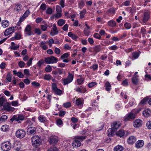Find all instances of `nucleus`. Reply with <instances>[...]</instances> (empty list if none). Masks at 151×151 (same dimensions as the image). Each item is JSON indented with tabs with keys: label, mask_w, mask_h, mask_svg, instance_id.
Instances as JSON below:
<instances>
[{
	"label": "nucleus",
	"mask_w": 151,
	"mask_h": 151,
	"mask_svg": "<svg viewBox=\"0 0 151 151\" xmlns=\"http://www.w3.org/2000/svg\"><path fill=\"white\" fill-rule=\"evenodd\" d=\"M52 29V30H51L50 32V34L51 36H53L58 34V32L57 30V28L55 24H53Z\"/></svg>",
	"instance_id": "16"
},
{
	"label": "nucleus",
	"mask_w": 151,
	"mask_h": 151,
	"mask_svg": "<svg viewBox=\"0 0 151 151\" xmlns=\"http://www.w3.org/2000/svg\"><path fill=\"white\" fill-rule=\"evenodd\" d=\"M25 65V63L23 61H21L18 63V65L21 68H23Z\"/></svg>",
	"instance_id": "48"
},
{
	"label": "nucleus",
	"mask_w": 151,
	"mask_h": 151,
	"mask_svg": "<svg viewBox=\"0 0 151 151\" xmlns=\"http://www.w3.org/2000/svg\"><path fill=\"white\" fill-rule=\"evenodd\" d=\"M24 75L29 76V70L28 69H25L24 70Z\"/></svg>",
	"instance_id": "55"
},
{
	"label": "nucleus",
	"mask_w": 151,
	"mask_h": 151,
	"mask_svg": "<svg viewBox=\"0 0 151 151\" xmlns=\"http://www.w3.org/2000/svg\"><path fill=\"white\" fill-rule=\"evenodd\" d=\"M144 144V142L143 140H139L135 144L136 147L138 148H139L142 147Z\"/></svg>",
	"instance_id": "21"
},
{
	"label": "nucleus",
	"mask_w": 151,
	"mask_h": 151,
	"mask_svg": "<svg viewBox=\"0 0 151 151\" xmlns=\"http://www.w3.org/2000/svg\"><path fill=\"white\" fill-rule=\"evenodd\" d=\"M22 147L21 144L20 142H17L15 143L14 146V149L17 151H19Z\"/></svg>",
	"instance_id": "20"
},
{
	"label": "nucleus",
	"mask_w": 151,
	"mask_h": 151,
	"mask_svg": "<svg viewBox=\"0 0 151 151\" xmlns=\"http://www.w3.org/2000/svg\"><path fill=\"white\" fill-rule=\"evenodd\" d=\"M45 25H41V28L43 31H46L47 28V24L45 23Z\"/></svg>",
	"instance_id": "38"
},
{
	"label": "nucleus",
	"mask_w": 151,
	"mask_h": 151,
	"mask_svg": "<svg viewBox=\"0 0 151 151\" xmlns=\"http://www.w3.org/2000/svg\"><path fill=\"white\" fill-rule=\"evenodd\" d=\"M14 27L9 28L6 30L4 32V35L6 36L11 34L14 32Z\"/></svg>",
	"instance_id": "14"
},
{
	"label": "nucleus",
	"mask_w": 151,
	"mask_h": 151,
	"mask_svg": "<svg viewBox=\"0 0 151 151\" xmlns=\"http://www.w3.org/2000/svg\"><path fill=\"white\" fill-rule=\"evenodd\" d=\"M9 126L7 125H4L2 126L1 129L4 132H6L8 131Z\"/></svg>",
	"instance_id": "32"
},
{
	"label": "nucleus",
	"mask_w": 151,
	"mask_h": 151,
	"mask_svg": "<svg viewBox=\"0 0 151 151\" xmlns=\"http://www.w3.org/2000/svg\"><path fill=\"white\" fill-rule=\"evenodd\" d=\"M57 124L58 125H61L63 123V122L61 119H59L57 120Z\"/></svg>",
	"instance_id": "56"
},
{
	"label": "nucleus",
	"mask_w": 151,
	"mask_h": 151,
	"mask_svg": "<svg viewBox=\"0 0 151 151\" xmlns=\"http://www.w3.org/2000/svg\"><path fill=\"white\" fill-rule=\"evenodd\" d=\"M16 136L20 138H22L25 135V132L22 129H19L16 132Z\"/></svg>",
	"instance_id": "7"
},
{
	"label": "nucleus",
	"mask_w": 151,
	"mask_h": 151,
	"mask_svg": "<svg viewBox=\"0 0 151 151\" xmlns=\"http://www.w3.org/2000/svg\"><path fill=\"white\" fill-rule=\"evenodd\" d=\"M137 139L135 137L133 136H130L127 139V141L129 144H133L136 141Z\"/></svg>",
	"instance_id": "19"
},
{
	"label": "nucleus",
	"mask_w": 151,
	"mask_h": 151,
	"mask_svg": "<svg viewBox=\"0 0 151 151\" xmlns=\"http://www.w3.org/2000/svg\"><path fill=\"white\" fill-rule=\"evenodd\" d=\"M2 26L4 28H6L9 25V22L7 20H3L1 23Z\"/></svg>",
	"instance_id": "29"
},
{
	"label": "nucleus",
	"mask_w": 151,
	"mask_h": 151,
	"mask_svg": "<svg viewBox=\"0 0 151 151\" xmlns=\"http://www.w3.org/2000/svg\"><path fill=\"white\" fill-rule=\"evenodd\" d=\"M64 72V70L63 69L59 68L57 70V74H58V76H57V79L58 80H60L61 79V77L59 76V75H62L63 74V73Z\"/></svg>",
	"instance_id": "25"
},
{
	"label": "nucleus",
	"mask_w": 151,
	"mask_h": 151,
	"mask_svg": "<svg viewBox=\"0 0 151 151\" xmlns=\"http://www.w3.org/2000/svg\"><path fill=\"white\" fill-rule=\"evenodd\" d=\"M109 50H115L118 48V47L116 45L112 46L109 47Z\"/></svg>",
	"instance_id": "51"
},
{
	"label": "nucleus",
	"mask_w": 151,
	"mask_h": 151,
	"mask_svg": "<svg viewBox=\"0 0 151 151\" xmlns=\"http://www.w3.org/2000/svg\"><path fill=\"white\" fill-rule=\"evenodd\" d=\"M124 27L126 28V29H129L131 27V24L129 23L128 22H126L124 25Z\"/></svg>",
	"instance_id": "35"
},
{
	"label": "nucleus",
	"mask_w": 151,
	"mask_h": 151,
	"mask_svg": "<svg viewBox=\"0 0 151 151\" xmlns=\"http://www.w3.org/2000/svg\"><path fill=\"white\" fill-rule=\"evenodd\" d=\"M32 145L34 147L37 148L42 143V139L40 137L37 135L33 136L31 138Z\"/></svg>",
	"instance_id": "1"
},
{
	"label": "nucleus",
	"mask_w": 151,
	"mask_h": 151,
	"mask_svg": "<svg viewBox=\"0 0 151 151\" xmlns=\"http://www.w3.org/2000/svg\"><path fill=\"white\" fill-rule=\"evenodd\" d=\"M90 32V27L87 25V23H85L83 30V33L84 35L86 36H88L89 35Z\"/></svg>",
	"instance_id": "11"
},
{
	"label": "nucleus",
	"mask_w": 151,
	"mask_h": 151,
	"mask_svg": "<svg viewBox=\"0 0 151 151\" xmlns=\"http://www.w3.org/2000/svg\"><path fill=\"white\" fill-rule=\"evenodd\" d=\"M124 149L123 147L121 145H117L114 148V151H123Z\"/></svg>",
	"instance_id": "26"
},
{
	"label": "nucleus",
	"mask_w": 151,
	"mask_h": 151,
	"mask_svg": "<svg viewBox=\"0 0 151 151\" xmlns=\"http://www.w3.org/2000/svg\"><path fill=\"white\" fill-rule=\"evenodd\" d=\"M32 27L30 25H27L25 28L24 29V32L25 34L29 36H30L32 34V32L31 31Z\"/></svg>",
	"instance_id": "12"
},
{
	"label": "nucleus",
	"mask_w": 151,
	"mask_h": 151,
	"mask_svg": "<svg viewBox=\"0 0 151 151\" xmlns=\"http://www.w3.org/2000/svg\"><path fill=\"white\" fill-rule=\"evenodd\" d=\"M68 25L67 24H65L63 27L62 29L65 31H66L68 30Z\"/></svg>",
	"instance_id": "63"
},
{
	"label": "nucleus",
	"mask_w": 151,
	"mask_h": 151,
	"mask_svg": "<svg viewBox=\"0 0 151 151\" xmlns=\"http://www.w3.org/2000/svg\"><path fill=\"white\" fill-rule=\"evenodd\" d=\"M106 89L107 91H109L111 89V85L108 81L106 82L105 84Z\"/></svg>",
	"instance_id": "30"
},
{
	"label": "nucleus",
	"mask_w": 151,
	"mask_h": 151,
	"mask_svg": "<svg viewBox=\"0 0 151 151\" xmlns=\"http://www.w3.org/2000/svg\"><path fill=\"white\" fill-rule=\"evenodd\" d=\"M140 33L143 35L145 36L147 33L146 29L144 27H142L141 29Z\"/></svg>",
	"instance_id": "39"
},
{
	"label": "nucleus",
	"mask_w": 151,
	"mask_h": 151,
	"mask_svg": "<svg viewBox=\"0 0 151 151\" xmlns=\"http://www.w3.org/2000/svg\"><path fill=\"white\" fill-rule=\"evenodd\" d=\"M52 70V68L49 65H47L45 69V71L48 72H51Z\"/></svg>",
	"instance_id": "43"
},
{
	"label": "nucleus",
	"mask_w": 151,
	"mask_h": 151,
	"mask_svg": "<svg viewBox=\"0 0 151 151\" xmlns=\"http://www.w3.org/2000/svg\"><path fill=\"white\" fill-rule=\"evenodd\" d=\"M17 75L18 77L20 78H22L24 77V75L23 73L20 71L18 72L17 73Z\"/></svg>",
	"instance_id": "53"
},
{
	"label": "nucleus",
	"mask_w": 151,
	"mask_h": 151,
	"mask_svg": "<svg viewBox=\"0 0 151 151\" xmlns=\"http://www.w3.org/2000/svg\"><path fill=\"white\" fill-rule=\"evenodd\" d=\"M54 91L55 93L58 95H60L62 93L61 90L58 88L56 89Z\"/></svg>",
	"instance_id": "44"
},
{
	"label": "nucleus",
	"mask_w": 151,
	"mask_h": 151,
	"mask_svg": "<svg viewBox=\"0 0 151 151\" xmlns=\"http://www.w3.org/2000/svg\"><path fill=\"white\" fill-rule=\"evenodd\" d=\"M65 114V111H60L59 114V116L61 117H63L64 115Z\"/></svg>",
	"instance_id": "61"
},
{
	"label": "nucleus",
	"mask_w": 151,
	"mask_h": 151,
	"mask_svg": "<svg viewBox=\"0 0 151 151\" xmlns=\"http://www.w3.org/2000/svg\"><path fill=\"white\" fill-rule=\"evenodd\" d=\"M122 84L123 86H127L128 84L127 80V79H125V80L124 81L122 82Z\"/></svg>",
	"instance_id": "60"
},
{
	"label": "nucleus",
	"mask_w": 151,
	"mask_h": 151,
	"mask_svg": "<svg viewBox=\"0 0 151 151\" xmlns=\"http://www.w3.org/2000/svg\"><path fill=\"white\" fill-rule=\"evenodd\" d=\"M51 78V76L49 74L45 75L44 76V79L47 81L50 80Z\"/></svg>",
	"instance_id": "37"
},
{
	"label": "nucleus",
	"mask_w": 151,
	"mask_h": 151,
	"mask_svg": "<svg viewBox=\"0 0 151 151\" xmlns=\"http://www.w3.org/2000/svg\"><path fill=\"white\" fill-rule=\"evenodd\" d=\"M68 76L65 78L63 79V83L64 85H65L68 84V83H71L73 80L74 76L72 74L70 73H68Z\"/></svg>",
	"instance_id": "3"
},
{
	"label": "nucleus",
	"mask_w": 151,
	"mask_h": 151,
	"mask_svg": "<svg viewBox=\"0 0 151 151\" xmlns=\"http://www.w3.org/2000/svg\"><path fill=\"white\" fill-rule=\"evenodd\" d=\"M16 6L15 8L14 9V10L17 12H19L20 11V8L21 7V5L20 4H18L16 5Z\"/></svg>",
	"instance_id": "34"
},
{
	"label": "nucleus",
	"mask_w": 151,
	"mask_h": 151,
	"mask_svg": "<svg viewBox=\"0 0 151 151\" xmlns=\"http://www.w3.org/2000/svg\"><path fill=\"white\" fill-rule=\"evenodd\" d=\"M6 79L9 82H10L11 81L12 77L11 76L10 73H9L7 74Z\"/></svg>",
	"instance_id": "46"
},
{
	"label": "nucleus",
	"mask_w": 151,
	"mask_h": 151,
	"mask_svg": "<svg viewBox=\"0 0 151 151\" xmlns=\"http://www.w3.org/2000/svg\"><path fill=\"white\" fill-rule=\"evenodd\" d=\"M108 25L111 27H115L116 24V22L114 20H110L108 22Z\"/></svg>",
	"instance_id": "28"
},
{
	"label": "nucleus",
	"mask_w": 151,
	"mask_h": 151,
	"mask_svg": "<svg viewBox=\"0 0 151 151\" xmlns=\"http://www.w3.org/2000/svg\"><path fill=\"white\" fill-rule=\"evenodd\" d=\"M11 144L10 142H7L1 144V149L4 151H9L11 148Z\"/></svg>",
	"instance_id": "4"
},
{
	"label": "nucleus",
	"mask_w": 151,
	"mask_h": 151,
	"mask_svg": "<svg viewBox=\"0 0 151 151\" xmlns=\"http://www.w3.org/2000/svg\"><path fill=\"white\" fill-rule=\"evenodd\" d=\"M86 137V136H77L75 137V140L72 143V146L73 147H78L81 146L80 142L76 139H78L80 141H82Z\"/></svg>",
	"instance_id": "2"
},
{
	"label": "nucleus",
	"mask_w": 151,
	"mask_h": 151,
	"mask_svg": "<svg viewBox=\"0 0 151 151\" xmlns=\"http://www.w3.org/2000/svg\"><path fill=\"white\" fill-rule=\"evenodd\" d=\"M139 75H137V76H134L132 78V83L135 84L137 85L138 82V77Z\"/></svg>",
	"instance_id": "24"
},
{
	"label": "nucleus",
	"mask_w": 151,
	"mask_h": 151,
	"mask_svg": "<svg viewBox=\"0 0 151 151\" xmlns=\"http://www.w3.org/2000/svg\"><path fill=\"white\" fill-rule=\"evenodd\" d=\"M116 131L112 127L111 128L109 129L107 131V134L108 136H110L113 135L114 133Z\"/></svg>",
	"instance_id": "23"
},
{
	"label": "nucleus",
	"mask_w": 151,
	"mask_h": 151,
	"mask_svg": "<svg viewBox=\"0 0 151 151\" xmlns=\"http://www.w3.org/2000/svg\"><path fill=\"white\" fill-rule=\"evenodd\" d=\"M65 23L64 20L63 19H60L58 20L57 22L58 25L60 26H63Z\"/></svg>",
	"instance_id": "33"
},
{
	"label": "nucleus",
	"mask_w": 151,
	"mask_h": 151,
	"mask_svg": "<svg viewBox=\"0 0 151 151\" xmlns=\"http://www.w3.org/2000/svg\"><path fill=\"white\" fill-rule=\"evenodd\" d=\"M76 103L77 105L78 106L82 104L83 102L80 99L78 98L76 99Z\"/></svg>",
	"instance_id": "40"
},
{
	"label": "nucleus",
	"mask_w": 151,
	"mask_h": 151,
	"mask_svg": "<svg viewBox=\"0 0 151 151\" xmlns=\"http://www.w3.org/2000/svg\"><path fill=\"white\" fill-rule=\"evenodd\" d=\"M29 13L30 12L29 10H27L24 13V14L23 15V17H24L26 18L28 16V15L29 14Z\"/></svg>",
	"instance_id": "57"
},
{
	"label": "nucleus",
	"mask_w": 151,
	"mask_h": 151,
	"mask_svg": "<svg viewBox=\"0 0 151 151\" xmlns=\"http://www.w3.org/2000/svg\"><path fill=\"white\" fill-rule=\"evenodd\" d=\"M8 117L6 115H3L0 118V122H3L6 121Z\"/></svg>",
	"instance_id": "36"
},
{
	"label": "nucleus",
	"mask_w": 151,
	"mask_h": 151,
	"mask_svg": "<svg viewBox=\"0 0 151 151\" xmlns=\"http://www.w3.org/2000/svg\"><path fill=\"white\" fill-rule=\"evenodd\" d=\"M48 141L50 144L54 145L58 142V139L56 137L51 136L48 139Z\"/></svg>",
	"instance_id": "8"
},
{
	"label": "nucleus",
	"mask_w": 151,
	"mask_h": 151,
	"mask_svg": "<svg viewBox=\"0 0 151 151\" xmlns=\"http://www.w3.org/2000/svg\"><path fill=\"white\" fill-rule=\"evenodd\" d=\"M132 55L133 58H134V59L137 58L139 56V54L137 52H133Z\"/></svg>",
	"instance_id": "42"
},
{
	"label": "nucleus",
	"mask_w": 151,
	"mask_h": 151,
	"mask_svg": "<svg viewBox=\"0 0 151 151\" xmlns=\"http://www.w3.org/2000/svg\"><path fill=\"white\" fill-rule=\"evenodd\" d=\"M148 98H145L143 99L140 102V104H143L146 103V102L148 100Z\"/></svg>",
	"instance_id": "50"
},
{
	"label": "nucleus",
	"mask_w": 151,
	"mask_h": 151,
	"mask_svg": "<svg viewBox=\"0 0 151 151\" xmlns=\"http://www.w3.org/2000/svg\"><path fill=\"white\" fill-rule=\"evenodd\" d=\"M133 124L135 127H141L142 124V121L140 119H137L133 123Z\"/></svg>",
	"instance_id": "15"
},
{
	"label": "nucleus",
	"mask_w": 151,
	"mask_h": 151,
	"mask_svg": "<svg viewBox=\"0 0 151 151\" xmlns=\"http://www.w3.org/2000/svg\"><path fill=\"white\" fill-rule=\"evenodd\" d=\"M32 60L33 58H32L29 59V61L27 63V64L28 66H29L32 64Z\"/></svg>",
	"instance_id": "62"
},
{
	"label": "nucleus",
	"mask_w": 151,
	"mask_h": 151,
	"mask_svg": "<svg viewBox=\"0 0 151 151\" xmlns=\"http://www.w3.org/2000/svg\"><path fill=\"white\" fill-rule=\"evenodd\" d=\"M3 106L4 109L8 111H14L15 109L14 107H11L8 102H6Z\"/></svg>",
	"instance_id": "10"
},
{
	"label": "nucleus",
	"mask_w": 151,
	"mask_h": 151,
	"mask_svg": "<svg viewBox=\"0 0 151 151\" xmlns=\"http://www.w3.org/2000/svg\"><path fill=\"white\" fill-rule=\"evenodd\" d=\"M147 127L149 129H151V121H148L146 124Z\"/></svg>",
	"instance_id": "58"
},
{
	"label": "nucleus",
	"mask_w": 151,
	"mask_h": 151,
	"mask_svg": "<svg viewBox=\"0 0 151 151\" xmlns=\"http://www.w3.org/2000/svg\"><path fill=\"white\" fill-rule=\"evenodd\" d=\"M44 60H41L39 61L37 63V64L39 67L41 66V65L43 63Z\"/></svg>",
	"instance_id": "59"
},
{
	"label": "nucleus",
	"mask_w": 151,
	"mask_h": 151,
	"mask_svg": "<svg viewBox=\"0 0 151 151\" xmlns=\"http://www.w3.org/2000/svg\"><path fill=\"white\" fill-rule=\"evenodd\" d=\"M27 133L30 135H33L36 132V128L35 127H31L27 129Z\"/></svg>",
	"instance_id": "13"
},
{
	"label": "nucleus",
	"mask_w": 151,
	"mask_h": 151,
	"mask_svg": "<svg viewBox=\"0 0 151 151\" xmlns=\"http://www.w3.org/2000/svg\"><path fill=\"white\" fill-rule=\"evenodd\" d=\"M71 104L70 102H68L66 103H64L63 104V106L66 108H69L70 107Z\"/></svg>",
	"instance_id": "45"
},
{
	"label": "nucleus",
	"mask_w": 151,
	"mask_h": 151,
	"mask_svg": "<svg viewBox=\"0 0 151 151\" xmlns=\"http://www.w3.org/2000/svg\"><path fill=\"white\" fill-rule=\"evenodd\" d=\"M121 124L119 122H114L111 125V127L115 129L116 131L120 126Z\"/></svg>",
	"instance_id": "18"
},
{
	"label": "nucleus",
	"mask_w": 151,
	"mask_h": 151,
	"mask_svg": "<svg viewBox=\"0 0 151 151\" xmlns=\"http://www.w3.org/2000/svg\"><path fill=\"white\" fill-rule=\"evenodd\" d=\"M58 61L57 58L53 56H51L45 59V62L47 64L56 63L58 62Z\"/></svg>",
	"instance_id": "5"
},
{
	"label": "nucleus",
	"mask_w": 151,
	"mask_h": 151,
	"mask_svg": "<svg viewBox=\"0 0 151 151\" xmlns=\"http://www.w3.org/2000/svg\"><path fill=\"white\" fill-rule=\"evenodd\" d=\"M32 84L34 86L36 87H38L40 86V83H38L36 82L35 81L33 82L32 83Z\"/></svg>",
	"instance_id": "49"
},
{
	"label": "nucleus",
	"mask_w": 151,
	"mask_h": 151,
	"mask_svg": "<svg viewBox=\"0 0 151 151\" xmlns=\"http://www.w3.org/2000/svg\"><path fill=\"white\" fill-rule=\"evenodd\" d=\"M39 120L41 122H43L45 121V118L44 117L40 116L38 117Z\"/></svg>",
	"instance_id": "47"
},
{
	"label": "nucleus",
	"mask_w": 151,
	"mask_h": 151,
	"mask_svg": "<svg viewBox=\"0 0 151 151\" xmlns=\"http://www.w3.org/2000/svg\"><path fill=\"white\" fill-rule=\"evenodd\" d=\"M150 18V14L147 12L144 13V16L142 19V22L144 23H146L149 20Z\"/></svg>",
	"instance_id": "17"
},
{
	"label": "nucleus",
	"mask_w": 151,
	"mask_h": 151,
	"mask_svg": "<svg viewBox=\"0 0 151 151\" xmlns=\"http://www.w3.org/2000/svg\"><path fill=\"white\" fill-rule=\"evenodd\" d=\"M135 117V114L133 113H130L124 117V120L125 121L133 119Z\"/></svg>",
	"instance_id": "9"
},
{
	"label": "nucleus",
	"mask_w": 151,
	"mask_h": 151,
	"mask_svg": "<svg viewBox=\"0 0 151 151\" xmlns=\"http://www.w3.org/2000/svg\"><path fill=\"white\" fill-rule=\"evenodd\" d=\"M143 114L145 116L148 117L151 114V111L148 109H145L143 111Z\"/></svg>",
	"instance_id": "22"
},
{
	"label": "nucleus",
	"mask_w": 151,
	"mask_h": 151,
	"mask_svg": "<svg viewBox=\"0 0 151 151\" xmlns=\"http://www.w3.org/2000/svg\"><path fill=\"white\" fill-rule=\"evenodd\" d=\"M68 57V53H65L63 55L61 56V58L62 59H63L64 58H67Z\"/></svg>",
	"instance_id": "54"
},
{
	"label": "nucleus",
	"mask_w": 151,
	"mask_h": 151,
	"mask_svg": "<svg viewBox=\"0 0 151 151\" xmlns=\"http://www.w3.org/2000/svg\"><path fill=\"white\" fill-rule=\"evenodd\" d=\"M48 151H57V149L55 147H53L49 149Z\"/></svg>",
	"instance_id": "64"
},
{
	"label": "nucleus",
	"mask_w": 151,
	"mask_h": 151,
	"mask_svg": "<svg viewBox=\"0 0 151 151\" xmlns=\"http://www.w3.org/2000/svg\"><path fill=\"white\" fill-rule=\"evenodd\" d=\"M7 102L6 99L2 97L0 98V107L3 106L4 104H5Z\"/></svg>",
	"instance_id": "31"
},
{
	"label": "nucleus",
	"mask_w": 151,
	"mask_h": 151,
	"mask_svg": "<svg viewBox=\"0 0 151 151\" xmlns=\"http://www.w3.org/2000/svg\"><path fill=\"white\" fill-rule=\"evenodd\" d=\"M56 9L57 12H62L61 8L58 5L56 6Z\"/></svg>",
	"instance_id": "52"
},
{
	"label": "nucleus",
	"mask_w": 151,
	"mask_h": 151,
	"mask_svg": "<svg viewBox=\"0 0 151 151\" xmlns=\"http://www.w3.org/2000/svg\"><path fill=\"white\" fill-rule=\"evenodd\" d=\"M125 134L124 131L123 129H121L117 132L116 134L117 136L122 137Z\"/></svg>",
	"instance_id": "27"
},
{
	"label": "nucleus",
	"mask_w": 151,
	"mask_h": 151,
	"mask_svg": "<svg viewBox=\"0 0 151 151\" xmlns=\"http://www.w3.org/2000/svg\"><path fill=\"white\" fill-rule=\"evenodd\" d=\"M24 117L22 114H19L14 115L11 119V120L13 122L14 120L20 123V121H23L24 120Z\"/></svg>",
	"instance_id": "6"
},
{
	"label": "nucleus",
	"mask_w": 151,
	"mask_h": 151,
	"mask_svg": "<svg viewBox=\"0 0 151 151\" xmlns=\"http://www.w3.org/2000/svg\"><path fill=\"white\" fill-rule=\"evenodd\" d=\"M76 91H77L78 92H79L80 93H84L86 91V89L85 88H84V91L82 89H81L79 88H77L76 90Z\"/></svg>",
	"instance_id": "41"
}]
</instances>
